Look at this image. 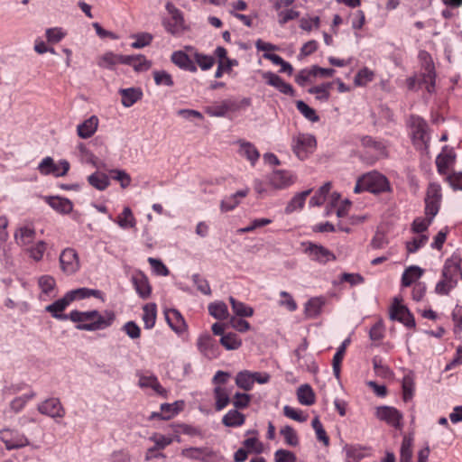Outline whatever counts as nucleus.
I'll return each mask as SVG.
<instances>
[{
	"mask_svg": "<svg viewBox=\"0 0 462 462\" xmlns=\"http://www.w3.org/2000/svg\"><path fill=\"white\" fill-rule=\"evenodd\" d=\"M331 189V183L326 182L324 183L319 190L312 196L310 199V207H319L323 205V203L326 200L327 195L330 191Z\"/></svg>",
	"mask_w": 462,
	"mask_h": 462,
	"instance_id": "ea45409f",
	"label": "nucleus"
},
{
	"mask_svg": "<svg viewBox=\"0 0 462 462\" xmlns=\"http://www.w3.org/2000/svg\"><path fill=\"white\" fill-rule=\"evenodd\" d=\"M69 167L67 160H60L57 164L51 157L47 156L39 163L37 170L42 175L51 174L55 177H62L68 173Z\"/></svg>",
	"mask_w": 462,
	"mask_h": 462,
	"instance_id": "39448f33",
	"label": "nucleus"
},
{
	"mask_svg": "<svg viewBox=\"0 0 462 462\" xmlns=\"http://www.w3.org/2000/svg\"><path fill=\"white\" fill-rule=\"evenodd\" d=\"M164 315L168 325L177 334H181L186 330L187 324L179 310L175 309L167 310Z\"/></svg>",
	"mask_w": 462,
	"mask_h": 462,
	"instance_id": "f3484780",
	"label": "nucleus"
},
{
	"mask_svg": "<svg viewBox=\"0 0 462 462\" xmlns=\"http://www.w3.org/2000/svg\"><path fill=\"white\" fill-rule=\"evenodd\" d=\"M364 178L365 189L371 193L378 194L389 189L387 178L380 173L365 174Z\"/></svg>",
	"mask_w": 462,
	"mask_h": 462,
	"instance_id": "1a4fd4ad",
	"label": "nucleus"
},
{
	"mask_svg": "<svg viewBox=\"0 0 462 462\" xmlns=\"http://www.w3.org/2000/svg\"><path fill=\"white\" fill-rule=\"evenodd\" d=\"M375 415L380 420L385 421L395 428L400 426L402 418V413L397 409L390 406L378 407Z\"/></svg>",
	"mask_w": 462,
	"mask_h": 462,
	"instance_id": "f8f14e48",
	"label": "nucleus"
},
{
	"mask_svg": "<svg viewBox=\"0 0 462 462\" xmlns=\"http://www.w3.org/2000/svg\"><path fill=\"white\" fill-rule=\"evenodd\" d=\"M297 398L300 404L312 405L315 402V393L309 384H302L297 390Z\"/></svg>",
	"mask_w": 462,
	"mask_h": 462,
	"instance_id": "473e14b6",
	"label": "nucleus"
},
{
	"mask_svg": "<svg viewBox=\"0 0 462 462\" xmlns=\"http://www.w3.org/2000/svg\"><path fill=\"white\" fill-rule=\"evenodd\" d=\"M236 384L244 391H250L254 386L253 372L240 371L236 376Z\"/></svg>",
	"mask_w": 462,
	"mask_h": 462,
	"instance_id": "58836bf2",
	"label": "nucleus"
},
{
	"mask_svg": "<svg viewBox=\"0 0 462 462\" xmlns=\"http://www.w3.org/2000/svg\"><path fill=\"white\" fill-rule=\"evenodd\" d=\"M71 301L68 299L67 294L61 299L57 300L53 303L45 308L47 312H50L53 318L60 320L69 319V314H62L61 312L69 305Z\"/></svg>",
	"mask_w": 462,
	"mask_h": 462,
	"instance_id": "aec40b11",
	"label": "nucleus"
},
{
	"mask_svg": "<svg viewBox=\"0 0 462 462\" xmlns=\"http://www.w3.org/2000/svg\"><path fill=\"white\" fill-rule=\"evenodd\" d=\"M280 434L283 436L285 443L291 447H297L300 443L299 437L295 430L290 426L286 425L281 429Z\"/></svg>",
	"mask_w": 462,
	"mask_h": 462,
	"instance_id": "8fccbe9b",
	"label": "nucleus"
},
{
	"mask_svg": "<svg viewBox=\"0 0 462 462\" xmlns=\"http://www.w3.org/2000/svg\"><path fill=\"white\" fill-rule=\"evenodd\" d=\"M194 59L196 63L202 70H208L215 64V58L210 55H206L199 52L194 53Z\"/></svg>",
	"mask_w": 462,
	"mask_h": 462,
	"instance_id": "5fc2aeb1",
	"label": "nucleus"
},
{
	"mask_svg": "<svg viewBox=\"0 0 462 462\" xmlns=\"http://www.w3.org/2000/svg\"><path fill=\"white\" fill-rule=\"evenodd\" d=\"M455 155L452 152H441L436 158L438 172L441 175L447 174L448 167L454 162Z\"/></svg>",
	"mask_w": 462,
	"mask_h": 462,
	"instance_id": "4c0bfd02",
	"label": "nucleus"
},
{
	"mask_svg": "<svg viewBox=\"0 0 462 462\" xmlns=\"http://www.w3.org/2000/svg\"><path fill=\"white\" fill-rule=\"evenodd\" d=\"M428 241L426 235H420V236L414 237L412 241L406 242V249L409 254L416 253L420 247H422Z\"/></svg>",
	"mask_w": 462,
	"mask_h": 462,
	"instance_id": "e2e57ef3",
	"label": "nucleus"
},
{
	"mask_svg": "<svg viewBox=\"0 0 462 462\" xmlns=\"http://www.w3.org/2000/svg\"><path fill=\"white\" fill-rule=\"evenodd\" d=\"M59 260L61 271L67 275L76 273L80 268L79 254L77 251L71 247L62 250Z\"/></svg>",
	"mask_w": 462,
	"mask_h": 462,
	"instance_id": "6e6552de",
	"label": "nucleus"
},
{
	"mask_svg": "<svg viewBox=\"0 0 462 462\" xmlns=\"http://www.w3.org/2000/svg\"><path fill=\"white\" fill-rule=\"evenodd\" d=\"M34 396L35 393L33 392L19 396L11 402L10 407L14 412H18L24 407L26 402Z\"/></svg>",
	"mask_w": 462,
	"mask_h": 462,
	"instance_id": "69168bd1",
	"label": "nucleus"
},
{
	"mask_svg": "<svg viewBox=\"0 0 462 462\" xmlns=\"http://www.w3.org/2000/svg\"><path fill=\"white\" fill-rule=\"evenodd\" d=\"M411 439L404 438L401 446L400 462H411L412 457Z\"/></svg>",
	"mask_w": 462,
	"mask_h": 462,
	"instance_id": "0e129e2a",
	"label": "nucleus"
},
{
	"mask_svg": "<svg viewBox=\"0 0 462 462\" xmlns=\"http://www.w3.org/2000/svg\"><path fill=\"white\" fill-rule=\"evenodd\" d=\"M122 97V105L125 107H130L143 97V92L138 88H128L119 89Z\"/></svg>",
	"mask_w": 462,
	"mask_h": 462,
	"instance_id": "a878e982",
	"label": "nucleus"
},
{
	"mask_svg": "<svg viewBox=\"0 0 462 462\" xmlns=\"http://www.w3.org/2000/svg\"><path fill=\"white\" fill-rule=\"evenodd\" d=\"M239 106L231 101L224 100L220 105L212 106L208 110V113L213 116H225L228 111H236Z\"/></svg>",
	"mask_w": 462,
	"mask_h": 462,
	"instance_id": "72a5a7b5",
	"label": "nucleus"
},
{
	"mask_svg": "<svg viewBox=\"0 0 462 462\" xmlns=\"http://www.w3.org/2000/svg\"><path fill=\"white\" fill-rule=\"evenodd\" d=\"M98 119L96 116H90L77 127L78 135L83 139L91 137L97 131Z\"/></svg>",
	"mask_w": 462,
	"mask_h": 462,
	"instance_id": "b1692460",
	"label": "nucleus"
},
{
	"mask_svg": "<svg viewBox=\"0 0 462 462\" xmlns=\"http://www.w3.org/2000/svg\"><path fill=\"white\" fill-rule=\"evenodd\" d=\"M332 87V83H323L319 86L312 87L309 89L310 94H316V98L321 101H328L329 99L328 88Z\"/></svg>",
	"mask_w": 462,
	"mask_h": 462,
	"instance_id": "603ef678",
	"label": "nucleus"
},
{
	"mask_svg": "<svg viewBox=\"0 0 462 462\" xmlns=\"http://www.w3.org/2000/svg\"><path fill=\"white\" fill-rule=\"evenodd\" d=\"M297 109L310 122H318L319 117L316 111L309 106L304 101L299 100L296 103Z\"/></svg>",
	"mask_w": 462,
	"mask_h": 462,
	"instance_id": "6e6d98bb",
	"label": "nucleus"
},
{
	"mask_svg": "<svg viewBox=\"0 0 462 462\" xmlns=\"http://www.w3.org/2000/svg\"><path fill=\"white\" fill-rule=\"evenodd\" d=\"M182 405L183 402H175L171 404L162 403L161 405V412H152V414L149 416V420L157 418L164 420H170L181 410Z\"/></svg>",
	"mask_w": 462,
	"mask_h": 462,
	"instance_id": "6ab92c4d",
	"label": "nucleus"
},
{
	"mask_svg": "<svg viewBox=\"0 0 462 462\" xmlns=\"http://www.w3.org/2000/svg\"><path fill=\"white\" fill-rule=\"evenodd\" d=\"M297 457L292 451L280 448L274 453L275 462H296Z\"/></svg>",
	"mask_w": 462,
	"mask_h": 462,
	"instance_id": "774afa93",
	"label": "nucleus"
},
{
	"mask_svg": "<svg viewBox=\"0 0 462 462\" xmlns=\"http://www.w3.org/2000/svg\"><path fill=\"white\" fill-rule=\"evenodd\" d=\"M38 411L51 418H62L65 415V410L57 398L45 400L38 405Z\"/></svg>",
	"mask_w": 462,
	"mask_h": 462,
	"instance_id": "9b49d317",
	"label": "nucleus"
},
{
	"mask_svg": "<svg viewBox=\"0 0 462 462\" xmlns=\"http://www.w3.org/2000/svg\"><path fill=\"white\" fill-rule=\"evenodd\" d=\"M263 78L265 79L268 85L274 87L281 93L289 96H294V89L292 86L285 82L277 74L271 71H267L263 74Z\"/></svg>",
	"mask_w": 462,
	"mask_h": 462,
	"instance_id": "4468645a",
	"label": "nucleus"
},
{
	"mask_svg": "<svg viewBox=\"0 0 462 462\" xmlns=\"http://www.w3.org/2000/svg\"><path fill=\"white\" fill-rule=\"evenodd\" d=\"M411 127L412 128L413 141L416 145L420 144L421 149L428 150L430 137L428 135V125L426 121L418 116L410 117Z\"/></svg>",
	"mask_w": 462,
	"mask_h": 462,
	"instance_id": "423d86ee",
	"label": "nucleus"
},
{
	"mask_svg": "<svg viewBox=\"0 0 462 462\" xmlns=\"http://www.w3.org/2000/svg\"><path fill=\"white\" fill-rule=\"evenodd\" d=\"M35 236L36 232L34 228L29 226H21L16 230L14 234V239L17 245L23 246L32 243Z\"/></svg>",
	"mask_w": 462,
	"mask_h": 462,
	"instance_id": "cd10ccee",
	"label": "nucleus"
},
{
	"mask_svg": "<svg viewBox=\"0 0 462 462\" xmlns=\"http://www.w3.org/2000/svg\"><path fill=\"white\" fill-rule=\"evenodd\" d=\"M88 183L97 190H105L110 184L108 176L103 172L96 171L88 177Z\"/></svg>",
	"mask_w": 462,
	"mask_h": 462,
	"instance_id": "e433bc0d",
	"label": "nucleus"
},
{
	"mask_svg": "<svg viewBox=\"0 0 462 462\" xmlns=\"http://www.w3.org/2000/svg\"><path fill=\"white\" fill-rule=\"evenodd\" d=\"M238 143L240 144L238 151L239 154L245 157L252 165H254L260 157V153L256 147L249 142L240 140Z\"/></svg>",
	"mask_w": 462,
	"mask_h": 462,
	"instance_id": "bb28decb",
	"label": "nucleus"
},
{
	"mask_svg": "<svg viewBox=\"0 0 462 462\" xmlns=\"http://www.w3.org/2000/svg\"><path fill=\"white\" fill-rule=\"evenodd\" d=\"M153 79L155 84L158 86L172 87L174 82L170 73L165 70H155L153 71Z\"/></svg>",
	"mask_w": 462,
	"mask_h": 462,
	"instance_id": "680f3d73",
	"label": "nucleus"
},
{
	"mask_svg": "<svg viewBox=\"0 0 462 462\" xmlns=\"http://www.w3.org/2000/svg\"><path fill=\"white\" fill-rule=\"evenodd\" d=\"M208 312L217 319H226L228 317L227 306L223 301L210 303Z\"/></svg>",
	"mask_w": 462,
	"mask_h": 462,
	"instance_id": "37998d69",
	"label": "nucleus"
},
{
	"mask_svg": "<svg viewBox=\"0 0 462 462\" xmlns=\"http://www.w3.org/2000/svg\"><path fill=\"white\" fill-rule=\"evenodd\" d=\"M229 301L233 311L238 317H251L254 314V310L246 306L245 303L236 300L234 297H229Z\"/></svg>",
	"mask_w": 462,
	"mask_h": 462,
	"instance_id": "49530a36",
	"label": "nucleus"
},
{
	"mask_svg": "<svg viewBox=\"0 0 462 462\" xmlns=\"http://www.w3.org/2000/svg\"><path fill=\"white\" fill-rule=\"evenodd\" d=\"M317 146V140L313 134L299 133L291 138V149L296 157L301 161L313 153Z\"/></svg>",
	"mask_w": 462,
	"mask_h": 462,
	"instance_id": "7ed1b4c3",
	"label": "nucleus"
},
{
	"mask_svg": "<svg viewBox=\"0 0 462 462\" xmlns=\"http://www.w3.org/2000/svg\"><path fill=\"white\" fill-rule=\"evenodd\" d=\"M460 273V264L457 262L446 260L441 272V279L435 286V292L438 295L447 296L457 287Z\"/></svg>",
	"mask_w": 462,
	"mask_h": 462,
	"instance_id": "f03ea898",
	"label": "nucleus"
},
{
	"mask_svg": "<svg viewBox=\"0 0 462 462\" xmlns=\"http://www.w3.org/2000/svg\"><path fill=\"white\" fill-rule=\"evenodd\" d=\"M116 223L122 228L134 227L135 226V218L130 208L126 207L123 209L122 214L117 217Z\"/></svg>",
	"mask_w": 462,
	"mask_h": 462,
	"instance_id": "09e8293b",
	"label": "nucleus"
},
{
	"mask_svg": "<svg viewBox=\"0 0 462 462\" xmlns=\"http://www.w3.org/2000/svg\"><path fill=\"white\" fill-rule=\"evenodd\" d=\"M213 394L216 401V411H220L229 404L230 398L226 388L222 386H216L213 390Z\"/></svg>",
	"mask_w": 462,
	"mask_h": 462,
	"instance_id": "c85d7f7f",
	"label": "nucleus"
},
{
	"mask_svg": "<svg viewBox=\"0 0 462 462\" xmlns=\"http://www.w3.org/2000/svg\"><path fill=\"white\" fill-rule=\"evenodd\" d=\"M68 296V299L70 301H73L75 300H82L86 298H89L91 296L96 298H102V292L98 290L94 289H88V288H79L73 291H70L66 293Z\"/></svg>",
	"mask_w": 462,
	"mask_h": 462,
	"instance_id": "c756f323",
	"label": "nucleus"
},
{
	"mask_svg": "<svg viewBox=\"0 0 462 462\" xmlns=\"http://www.w3.org/2000/svg\"><path fill=\"white\" fill-rule=\"evenodd\" d=\"M148 262L151 264L152 269L155 274L162 276L169 275V269L160 259L149 257Z\"/></svg>",
	"mask_w": 462,
	"mask_h": 462,
	"instance_id": "338daca9",
	"label": "nucleus"
},
{
	"mask_svg": "<svg viewBox=\"0 0 462 462\" xmlns=\"http://www.w3.org/2000/svg\"><path fill=\"white\" fill-rule=\"evenodd\" d=\"M133 38H135V42L131 43V47L134 49H142L145 46L151 44L153 37L149 32H141L133 35Z\"/></svg>",
	"mask_w": 462,
	"mask_h": 462,
	"instance_id": "13d9d810",
	"label": "nucleus"
},
{
	"mask_svg": "<svg viewBox=\"0 0 462 462\" xmlns=\"http://www.w3.org/2000/svg\"><path fill=\"white\" fill-rule=\"evenodd\" d=\"M237 64L238 62L236 60L226 59V60H218L215 78H221L224 72L229 73L232 70V68Z\"/></svg>",
	"mask_w": 462,
	"mask_h": 462,
	"instance_id": "052dcab7",
	"label": "nucleus"
},
{
	"mask_svg": "<svg viewBox=\"0 0 462 462\" xmlns=\"http://www.w3.org/2000/svg\"><path fill=\"white\" fill-rule=\"evenodd\" d=\"M143 321L146 329H151L154 327L157 315V307L155 303H147L143 307Z\"/></svg>",
	"mask_w": 462,
	"mask_h": 462,
	"instance_id": "2f4dec72",
	"label": "nucleus"
},
{
	"mask_svg": "<svg viewBox=\"0 0 462 462\" xmlns=\"http://www.w3.org/2000/svg\"><path fill=\"white\" fill-rule=\"evenodd\" d=\"M197 346L199 350L208 359L216 358L218 356V346L208 334L201 335L198 339Z\"/></svg>",
	"mask_w": 462,
	"mask_h": 462,
	"instance_id": "ddd939ff",
	"label": "nucleus"
},
{
	"mask_svg": "<svg viewBox=\"0 0 462 462\" xmlns=\"http://www.w3.org/2000/svg\"><path fill=\"white\" fill-rule=\"evenodd\" d=\"M311 189H307L296 194L285 208L286 213H291L297 208H301L304 206L306 198L310 194Z\"/></svg>",
	"mask_w": 462,
	"mask_h": 462,
	"instance_id": "a19ab883",
	"label": "nucleus"
},
{
	"mask_svg": "<svg viewBox=\"0 0 462 462\" xmlns=\"http://www.w3.org/2000/svg\"><path fill=\"white\" fill-rule=\"evenodd\" d=\"M427 73L423 74L422 82L427 84L426 88L429 93H432L435 88L436 74L432 64H428L426 67Z\"/></svg>",
	"mask_w": 462,
	"mask_h": 462,
	"instance_id": "bf43d9fd",
	"label": "nucleus"
},
{
	"mask_svg": "<svg viewBox=\"0 0 462 462\" xmlns=\"http://www.w3.org/2000/svg\"><path fill=\"white\" fill-rule=\"evenodd\" d=\"M220 344L226 349V350H236L238 349L242 345V340L239 338V337L233 332L225 334L220 338Z\"/></svg>",
	"mask_w": 462,
	"mask_h": 462,
	"instance_id": "79ce46f5",
	"label": "nucleus"
},
{
	"mask_svg": "<svg viewBox=\"0 0 462 462\" xmlns=\"http://www.w3.org/2000/svg\"><path fill=\"white\" fill-rule=\"evenodd\" d=\"M402 387L403 401L407 402L412 399L414 391V379L411 373L403 376Z\"/></svg>",
	"mask_w": 462,
	"mask_h": 462,
	"instance_id": "c03bdc74",
	"label": "nucleus"
},
{
	"mask_svg": "<svg viewBox=\"0 0 462 462\" xmlns=\"http://www.w3.org/2000/svg\"><path fill=\"white\" fill-rule=\"evenodd\" d=\"M10 431L3 430L0 431V439L5 444L6 449H14L23 448L30 444L28 439L23 435H17L14 438H9Z\"/></svg>",
	"mask_w": 462,
	"mask_h": 462,
	"instance_id": "412c9836",
	"label": "nucleus"
},
{
	"mask_svg": "<svg viewBox=\"0 0 462 462\" xmlns=\"http://www.w3.org/2000/svg\"><path fill=\"white\" fill-rule=\"evenodd\" d=\"M268 180L274 189H284L293 182L291 172L283 170L273 171Z\"/></svg>",
	"mask_w": 462,
	"mask_h": 462,
	"instance_id": "a211bd4d",
	"label": "nucleus"
},
{
	"mask_svg": "<svg viewBox=\"0 0 462 462\" xmlns=\"http://www.w3.org/2000/svg\"><path fill=\"white\" fill-rule=\"evenodd\" d=\"M374 78V73L368 68L361 69L355 76L354 82L356 86H365L371 82Z\"/></svg>",
	"mask_w": 462,
	"mask_h": 462,
	"instance_id": "864d4df0",
	"label": "nucleus"
},
{
	"mask_svg": "<svg viewBox=\"0 0 462 462\" xmlns=\"http://www.w3.org/2000/svg\"><path fill=\"white\" fill-rule=\"evenodd\" d=\"M305 253L309 254L311 260L316 261L319 263H327L329 261H335V254L320 245H316L313 243H309L308 246L305 249Z\"/></svg>",
	"mask_w": 462,
	"mask_h": 462,
	"instance_id": "9d476101",
	"label": "nucleus"
},
{
	"mask_svg": "<svg viewBox=\"0 0 462 462\" xmlns=\"http://www.w3.org/2000/svg\"><path fill=\"white\" fill-rule=\"evenodd\" d=\"M45 200L51 208L60 214H69L73 209L72 202L66 198L50 196L46 197Z\"/></svg>",
	"mask_w": 462,
	"mask_h": 462,
	"instance_id": "4be33fe9",
	"label": "nucleus"
},
{
	"mask_svg": "<svg viewBox=\"0 0 462 462\" xmlns=\"http://www.w3.org/2000/svg\"><path fill=\"white\" fill-rule=\"evenodd\" d=\"M109 173L114 180L119 182L122 189H126L131 185L132 178L125 170L113 169L109 171Z\"/></svg>",
	"mask_w": 462,
	"mask_h": 462,
	"instance_id": "a18cd8bd",
	"label": "nucleus"
},
{
	"mask_svg": "<svg viewBox=\"0 0 462 462\" xmlns=\"http://www.w3.org/2000/svg\"><path fill=\"white\" fill-rule=\"evenodd\" d=\"M171 61L180 69L190 72L197 71V66L192 60L182 51H174L171 57Z\"/></svg>",
	"mask_w": 462,
	"mask_h": 462,
	"instance_id": "5701e85b",
	"label": "nucleus"
},
{
	"mask_svg": "<svg viewBox=\"0 0 462 462\" xmlns=\"http://www.w3.org/2000/svg\"><path fill=\"white\" fill-rule=\"evenodd\" d=\"M361 143L364 147L373 149L379 153H383L385 151V145L382 142L369 135L363 136L361 138Z\"/></svg>",
	"mask_w": 462,
	"mask_h": 462,
	"instance_id": "4d7b16f0",
	"label": "nucleus"
},
{
	"mask_svg": "<svg viewBox=\"0 0 462 462\" xmlns=\"http://www.w3.org/2000/svg\"><path fill=\"white\" fill-rule=\"evenodd\" d=\"M117 63H120L119 54H115L111 51L106 52L97 61L99 67L108 69H113Z\"/></svg>",
	"mask_w": 462,
	"mask_h": 462,
	"instance_id": "3c124183",
	"label": "nucleus"
},
{
	"mask_svg": "<svg viewBox=\"0 0 462 462\" xmlns=\"http://www.w3.org/2000/svg\"><path fill=\"white\" fill-rule=\"evenodd\" d=\"M247 195V189L238 190L224 199L220 203V208L223 212H227L234 209L239 204V198H244Z\"/></svg>",
	"mask_w": 462,
	"mask_h": 462,
	"instance_id": "f704fd0d",
	"label": "nucleus"
},
{
	"mask_svg": "<svg viewBox=\"0 0 462 462\" xmlns=\"http://www.w3.org/2000/svg\"><path fill=\"white\" fill-rule=\"evenodd\" d=\"M132 282L140 298L145 300L150 297L152 287L147 276L143 272L139 271L134 273Z\"/></svg>",
	"mask_w": 462,
	"mask_h": 462,
	"instance_id": "2eb2a0df",
	"label": "nucleus"
},
{
	"mask_svg": "<svg viewBox=\"0 0 462 462\" xmlns=\"http://www.w3.org/2000/svg\"><path fill=\"white\" fill-rule=\"evenodd\" d=\"M166 10L171 14V19H163L162 25L165 30L172 34L177 35L184 31L183 14L172 3L168 2L165 5Z\"/></svg>",
	"mask_w": 462,
	"mask_h": 462,
	"instance_id": "20e7f679",
	"label": "nucleus"
},
{
	"mask_svg": "<svg viewBox=\"0 0 462 462\" xmlns=\"http://www.w3.org/2000/svg\"><path fill=\"white\" fill-rule=\"evenodd\" d=\"M245 421V416L238 411V410H230L222 418V423L226 427H239L242 426Z\"/></svg>",
	"mask_w": 462,
	"mask_h": 462,
	"instance_id": "7c9ffc66",
	"label": "nucleus"
},
{
	"mask_svg": "<svg viewBox=\"0 0 462 462\" xmlns=\"http://www.w3.org/2000/svg\"><path fill=\"white\" fill-rule=\"evenodd\" d=\"M366 448L362 447L360 445H349L346 444L343 448V450L346 452V456L347 459H352L354 461H359L364 457V450H365Z\"/></svg>",
	"mask_w": 462,
	"mask_h": 462,
	"instance_id": "de8ad7c7",
	"label": "nucleus"
},
{
	"mask_svg": "<svg viewBox=\"0 0 462 462\" xmlns=\"http://www.w3.org/2000/svg\"><path fill=\"white\" fill-rule=\"evenodd\" d=\"M69 319L78 323L76 328L79 330L96 331L110 327L116 319L115 312L106 310L104 315L93 310L89 311L72 310L69 313Z\"/></svg>",
	"mask_w": 462,
	"mask_h": 462,
	"instance_id": "f257e3e1",
	"label": "nucleus"
},
{
	"mask_svg": "<svg viewBox=\"0 0 462 462\" xmlns=\"http://www.w3.org/2000/svg\"><path fill=\"white\" fill-rule=\"evenodd\" d=\"M391 319L398 320L409 328H414L416 326L415 319L409 309L400 303V300L394 298L393 303L389 310Z\"/></svg>",
	"mask_w": 462,
	"mask_h": 462,
	"instance_id": "0eeeda50",
	"label": "nucleus"
},
{
	"mask_svg": "<svg viewBox=\"0 0 462 462\" xmlns=\"http://www.w3.org/2000/svg\"><path fill=\"white\" fill-rule=\"evenodd\" d=\"M326 300L323 297H313L310 299L304 308L307 318L315 319L319 316Z\"/></svg>",
	"mask_w": 462,
	"mask_h": 462,
	"instance_id": "393cba45",
	"label": "nucleus"
},
{
	"mask_svg": "<svg viewBox=\"0 0 462 462\" xmlns=\"http://www.w3.org/2000/svg\"><path fill=\"white\" fill-rule=\"evenodd\" d=\"M423 274V269L417 265H411L408 267L402 276V285L404 287H408L411 285V283L420 278Z\"/></svg>",
	"mask_w": 462,
	"mask_h": 462,
	"instance_id": "c9c22d12",
	"label": "nucleus"
},
{
	"mask_svg": "<svg viewBox=\"0 0 462 462\" xmlns=\"http://www.w3.org/2000/svg\"><path fill=\"white\" fill-rule=\"evenodd\" d=\"M181 456L192 459L200 460L203 462L208 461V458L215 456V452L207 447H190L181 450Z\"/></svg>",
	"mask_w": 462,
	"mask_h": 462,
	"instance_id": "dca6fc26",
	"label": "nucleus"
}]
</instances>
